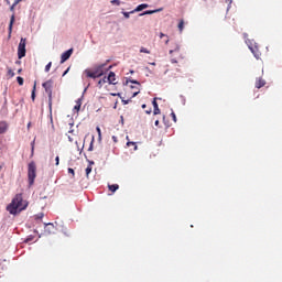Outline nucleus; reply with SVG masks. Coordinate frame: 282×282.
Masks as SVG:
<instances>
[{"label":"nucleus","instance_id":"1","mask_svg":"<svg viewBox=\"0 0 282 282\" xmlns=\"http://www.w3.org/2000/svg\"><path fill=\"white\" fill-rule=\"evenodd\" d=\"M25 208H28V202L23 200V194H17L7 206V210L10 215H19V213H22Z\"/></svg>","mask_w":282,"mask_h":282},{"label":"nucleus","instance_id":"2","mask_svg":"<svg viewBox=\"0 0 282 282\" xmlns=\"http://www.w3.org/2000/svg\"><path fill=\"white\" fill-rule=\"evenodd\" d=\"M28 180L29 186H33L34 181L36 180V163L34 161H31L28 164Z\"/></svg>","mask_w":282,"mask_h":282},{"label":"nucleus","instance_id":"3","mask_svg":"<svg viewBox=\"0 0 282 282\" xmlns=\"http://www.w3.org/2000/svg\"><path fill=\"white\" fill-rule=\"evenodd\" d=\"M42 87L45 89V93L48 96V109L52 111V88L54 87V80L48 79L42 84Z\"/></svg>","mask_w":282,"mask_h":282},{"label":"nucleus","instance_id":"4","mask_svg":"<svg viewBox=\"0 0 282 282\" xmlns=\"http://www.w3.org/2000/svg\"><path fill=\"white\" fill-rule=\"evenodd\" d=\"M28 40L25 37H21L19 46H18V58H25V45Z\"/></svg>","mask_w":282,"mask_h":282},{"label":"nucleus","instance_id":"5","mask_svg":"<svg viewBox=\"0 0 282 282\" xmlns=\"http://www.w3.org/2000/svg\"><path fill=\"white\" fill-rule=\"evenodd\" d=\"M72 54H74V48H69L68 51L64 52L61 56V63H65V61H69Z\"/></svg>","mask_w":282,"mask_h":282},{"label":"nucleus","instance_id":"6","mask_svg":"<svg viewBox=\"0 0 282 282\" xmlns=\"http://www.w3.org/2000/svg\"><path fill=\"white\" fill-rule=\"evenodd\" d=\"M105 67H107V63L95 66L94 70L96 72L97 76L100 77L102 74H105Z\"/></svg>","mask_w":282,"mask_h":282},{"label":"nucleus","instance_id":"7","mask_svg":"<svg viewBox=\"0 0 282 282\" xmlns=\"http://www.w3.org/2000/svg\"><path fill=\"white\" fill-rule=\"evenodd\" d=\"M249 50L252 52L254 58H257L259 61V58H261V51H259V46L253 45V46H249Z\"/></svg>","mask_w":282,"mask_h":282},{"label":"nucleus","instance_id":"8","mask_svg":"<svg viewBox=\"0 0 282 282\" xmlns=\"http://www.w3.org/2000/svg\"><path fill=\"white\" fill-rule=\"evenodd\" d=\"M109 85H118V82H116V73L110 72L108 77H106Z\"/></svg>","mask_w":282,"mask_h":282},{"label":"nucleus","instance_id":"9","mask_svg":"<svg viewBox=\"0 0 282 282\" xmlns=\"http://www.w3.org/2000/svg\"><path fill=\"white\" fill-rule=\"evenodd\" d=\"M149 8V4L142 3L139 4L134 10L131 11V14H134V12H142V10H147Z\"/></svg>","mask_w":282,"mask_h":282},{"label":"nucleus","instance_id":"10","mask_svg":"<svg viewBox=\"0 0 282 282\" xmlns=\"http://www.w3.org/2000/svg\"><path fill=\"white\" fill-rule=\"evenodd\" d=\"M85 74L87 78H100V76L95 70L86 69Z\"/></svg>","mask_w":282,"mask_h":282},{"label":"nucleus","instance_id":"11","mask_svg":"<svg viewBox=\"0 0 282 282\" xmlns=\"http://www.w3.org/2000/svg\"><path fill=\"white\" fill-rule=\"evenodd\" d=\"M261 87H265V79L263 78L256 79V88L261 89Z\"/></svg>","mask_w":282,"mask_h":282},{"label":"nucleus","instance_id":"12","mask_svg":"<svg viewBox=\"0 0 282 282\" xmlns=\"http://www.w3.org/2000/svg\"><path fill=\"white\" fill-rule=\"evenodd\" d=\"M80 107H83V98H78L76 100V105L74 106V110L78 113V111H80Z\"/></svg>","mask_w":282,"mask_h":282},{"label":"nucleus","instance_id":"13","mask_svg":"<svg viewBox=\"0 0 282 282\" xmlns=\"http://www.w3.org/2000/svg\"><path fill=\"white\" fill-rule=\"evenodd\" d=\"M8 131V123L6 121L0 122V134L6 133Z\"/></svg>","mask_w":282,"mask_h":282},{"label":"nucleus","instance_id":"14","mask_svg":"<svg viewBox=\"0 0 282 282\" xmlns=\"http://www.w3.org/2000/svg\"><path fill=\"white\" fill-rule=\"evenodd\" d=\"M155 12H162V9L144 11L143 13H140V17H145V14H155Z\"/></svg>","mask_w":282,"mask_h":282},{"label":"nucleus","instance_id":"15","mask_svg":"<svg viewBox=\"0 0 282 282\" xmlns=\"http://www.w3.org/2000/svg\"><path fill=\"white\" fill-rule=\"evenodd\" d=\"M32 101L36 100V83H34L32 94H31Z\"/></svg>","mask_w":282,"mask_h":282},{"label":"nucleus","instance_id":"16","mask_svg":"<svg viewBox=\"0 0 282 282\" xmlns=\"http://www.w3.org/2000/svg\"><path fill=\"white\" fill-rule=\"evenodd\" d=\"M127 147H133V151H138V145L135 144V142L129 141V137H127Z\"/></svg>","mask_w":282,"mask_h":282},{"label":"nucleus","instance_id":"17","mask_svg":"<svg viewBox=\"0 0 282 282\" xmlns=\"http://www.w3.org/2000/svg\"><path fill=\"white\" fill-rule=\"evenodd\" d=\"M108 188L112 193H116V191H118V188H120V185H118V184L108 185Z\"/></svg>","mask_w":282,"mask_h":282},{"label":"nucleus","instance_id":"18","mask_svg":"<svg viewBox=\"0 0 282 282\" xmlns=\"http://www.w3.org/2000/svg\"><path fill=\"white\" fill-rule=\"evenodd\" d=\"M12 25H14V15L11 17L10 24H9V34H12Z\"/></svg>","mask_w":282,"mask_h":282},{"label":"nucleus","instance_id":"19","mask_svg":"<svg viewBox=\"0 0 282 282\" xmlns=\"http://www.w3.org/2000/svg\"><path fill=\"white\" fill-rule=\"evenodd\" d=\"M106 83H108L107 77H104L102 79H100V80L98 82V87H99V88L102 87V85H105Z\"/></svg>","mask_w":282,"mask_h":282},{"label":"nucleus","instance_id":"20","mask_svg":"<svg viewBox=\"0 0 282 282\" xmlns=\"http://www.w3.org/2000/svg\"><path fill=\"white\" fill-rule=\"evenodd\" d=\"M93 171V167H91V164H89L87 167H86V177H89V174L91 173Z\"/></svg>","mask_w":282,"mask_h":282},{"label":"nucleus","instance_id":"21","mask_svg":"<svg viewBox=\"0 0 282 282\" xmlns=\"http://www.w3.org/2000/svg\"><path fill=\"white\" fill-rule=\"evenodd\" d=\"M178 30L180 32H184V20H181L178 23Z\"/></svg>","mask_w":282,"mask_h":282},{"label":"nucleus","instance_id":"22","mask_svg":"<svg viewBox=\"0 0 282 282\" xmlns=\"http://www.w3.org/2000/svg\"><path fill=\"white\" fill-rule=\"evenodd\" d=\"M140 53L141 54H151V51H149L147 47H141Z\"/></svg>","mask_w":282,"mask_h":282},{"label":"nucleus","instance_id":"23","mask_svg":"<svg viewBox=\"0 0 282 282\" xmlns=\"http://www.w3.org/2000/svg\"><path fill=\"white\" fill-rule=\"evenodd\" d=\"M174 52H180V44H176L173 50H170V54H173Z\"/></svg>","mask_w":282,"mask_h":282},{"label":"nucleus","instance_id":"24","mask_svg":"<svg viewBox=\"0 0 282 282\" xmlns=\"http://www.w3.org/2000/svg\"><path fill=\"white\" fill-rule=\"evenodd\" d=\"M8 76H10V78H14V70H12V68L8 69Z\"/></svg>","mask_w":282,"mask_h":282},{"label":"nucleus","instance_id":"25","mask_svg":"<svg viewBox=\"0 0 282 282\" xmlns=\"http://www.w3.org/2000/svg\"><path fill=\"white\" fill-rule=\"evenodd\" d=\"M17 80H18V85L23 86V83H24L23 77L19 76L17 77Z\"/></svg>","mask_w":282,"mask_h":282},{"label":"nucleus","instance_id":"26","mask_svg":"<svg viewBox=\"0 0 282 282\" xmlns=\"http://www.w3.org/2000/svg\"><path fill=\"white\" fill-rule=\"evenodd\" d=\"M152 105L154 107V109H159L160 107L158 106V98H154L152 101Z\"/></svg>","mask_w":282,"mask_h":282},{"label":"nucleus","instance_id":"27","mask_svg":"<svg viewBox=\"0 0 282 282\" xmlns=\"http://www.w3.org/2000/svg\"><path fill=\"white\" fill-rule=\"evenodd\" d=\"M110 3L112 6H120L121 1L120 0H111Z\"/></svg>","mask_w":282,"mask_h":282},{"label":"nucleus","instance_id":"28","mask_svg":"<svg viewBox=\"0 0 282 282\" xmlns=\"http://www.w3.org/2000/svg\"><path fill=\"white\" fill-rule=\"evenodd\" d=\"M50 69H52V62H50V63L45 66V72H50Z\"/></svg>","mask_w":282,"mask_h":282},{"label":"nucleus","instance_id":"29","mask_svg":"<svg viewBox=\"0 0 282 282\" xmlns=\"http://www.w3.org/2000/svg\"><path fill=\"white\" fill-rule=\"evenodd\" d=\"M127 83H132L133 85H140V82H138L135 79L127 80Z\"/></svg>","mask_w":282,"mask_h":282},{"label":"nucleus","instance_id":"30","mask_svg":"<svg viewBox=\"0 0 282 282\" xmlns=\"http://www.w3.org/2000/svg\"><path fill=\"white\" fill-rule=\"evenodd\" d=\"M96 131H97V133L99 135V140H100V138H102V132L100 131V127H97Z\"/></svg>","mask_w":282,"mask_h":282},{"label":"nucleus","instance_id":"31","mask_svg":"<svg viewBox=\"0 0 282 282\" xmlns=\"http://www.w3.org/2000/svg\"><path fill=\"white\" fill-rule=\"evenodd\" d=\"M68 173H69L73 177L76 176V173L74 172V169H72V167L68 169Z\"/></svg>","mask_w":282,"mask_h":282},{"label":"nucleus","instance_id":"32","mask_svg":"<svg viewBox=\"0 0 282 282\" xmlns=\"http://www.w3.org/2000/svg\"><path fill=\"white\" fill-rule=\"evenodd\" d=\"M122 105H129L131 102V99H121Z\"/></svg>","mask_w":282,"mask_h":282},{"label":"nucleus","instance_id":"33","mask_svg":"<svg viewBox=\"0 0 282 282\" xmlns=\"http://www.w3.org/2000/svg\"><path fill=\"white\" fill-rule=\"evenodd\" d=\"M154 116H160L161 111H160V108H154Z\"/></svg>","mask_w":282,"mask_h":282},{"label":"nucleus","instance_id":"34","mask_svg":"<svg viewBox=\"0 0 282 282\" xmlns=\"http://www.w3.org/2000/svg\"><path fill=\"white\" fill-rule=\"evenodd\" d=\"M171 116H172L173 121L177 122V116H175V112H172Z\"/></svg>","mask_w":282,"mask_h":282},{"label":"nucleus","instance_id":"35","mask_svg":"<svg viewBox=\"0 0 282 282\" xmlns=\"http://www.w3.org/2000/svg\"><path fill=\"white\" fill-rule=\"evenodd\" d=\"M31 155H34V141L31 142Z\"/></svg>","mask_w":282,"mask_h":282},{"label":"nucleus","instance_id":"36","mask_svg":"<svg viewBox=\"0 0 282 282\" xmlns=\"http://www.w3.org/2000/svg\"><path fill=\"white\" fill-rule=\"evenodd\" d=\"M55 164H56V166H58V164H61V158H58V156L55 158Z\"/></svg>","mask_w":282,"mask_h":282},{"label":"nucleus","instance_id":"37","mask_svg":"<svg viewBox=\"0 0 282 282\" xmlns=\"http://www.w3.org/2000/svg\"><path fill=\"white\" fill-rule=\"evenodd\" d=\"M130 14H131V12L130 13L129 12H123L124 19H129Z\"/></svg>","mask_w":282,"mask_h":282},{"label":"nucleus","instance_id":"38","mask_svg":"<svg viewBox=\"0 0 282 282\" xmlns=\"http://www.w3.org/2000/svg\"><path fill=\"white\" fill-rule=\"evenodd\" d=\"M138 94H140V90H137V91L132 93L131 98H135V96H138Z\"/></svg>","mask_w":282,"mask_h":282},{"label":"nucleus","instance_id":"39","mask_svg":"<svg viewBox=\"0 0 282 282\" xmlns=\"http://www.w3.org/2000/svg\"><path fill=\"white\" fill-rule=\"evenodd\" d=\"M110 96H118L119 98H122V96L120 95V93H111Z\"/></svg>","mask_w":282,"mask_h":282},{"label":"nucleus","instance_id":"40","mask_svg":"<svg viewBox=\"0 0 282 282\" xmlns=\"http://www.w3.org/2000/svg\"><path fill=\"white\" fill-rule=\"evenodd\" d=\"M21 1H23V0H14L13 6H19V3H21Z\"/></svg>","mask_w":282,"mask_h":282},{"label":"nucleus","instance_id":"41","mask_svg":"<svg viewBox=\"0 0 282 282\" xmlns=\"http://www.w3.org/2000/svg\"><path fill=\"white\" fill-rule=\"evenodd\" d=\"M112 140H113V142H118V137L112 135Z\"/></svg>","mask_w":282,"mask_h":282},{"label":"nucleus","instance_id":"42","mask_svg":"<svg viewBox=\"0 0 282 282\" xmlns=\"http://www.w3.org/2000/svg\"><path fill=\"white\" fill-rule=\"evenodd\" d=\"M14 8H17V6L12 4L11 8H10L11 12L14 11Z\"/></svg>","mask_w":282,"mask_h":282},{"label":"nucleus","instance_id":"43","mask_svg":"<svg viewBox=\"0 0 282 282\" xmlns=\"http://www.w3.org/2000/svg\"><path fill=\"white\" fill-rule=\"evenodd\" d=\"M154 124H155V127H160V120H156V121L154 122Z\"/></svg>","mask_w":282,"mask_h":282},{"label":"nucleus","instance_id":"44","mask_svg":"<svg viewBox=\"0 0 282 282\" xmlns=\"http://www.w3.org/2000/svg\"><path fill=\"white\" fill-rule=\"evenodd\" d=\"M164 36H166V34L160 33V39H164Z\"/></svg>","mask_w":282,"mask_h":282},{"label":"nucleus","instance_id":"45","mask_svg":"<svg viewBox=\"0 0 282 282\" xmlns=\"http://www.w3.org/2000/svg\"><path fill=\"white\" fill-rule=\"evenodd\" d=\"M171 63L175 64V63H177V59L171 58Z\"/></svg>","mask_w":282,"mask_h":282},{"label":"nucleus","instance_id":"46","mask_svg":"<svg viewBox=\"0 0 282 282\" xmlns=\"http://www.w3.org/2000/svg\"><path fill=\"white\" fill-rule=\"evenodd\" d=\"M37 219H43V214L37 215Z\"/></svg>","mask_w":282,"mask_h":282},{"label":"nucleus","instance_id":"47","mask_svg":"<svg viewBox=\"0 0 282 282\" xmlns=\"http://www.w3.org/2000/svg\"><path fill=\"white\" fill-rule=\"evenodd\" d=\"M46 226H50L51 228H54V224H52V223L46 224Z\"/></svg>","mask_w":282,"mask_h":282},{"label":"nucleus","instance_id":"48","mask_svg":"<svg viewBox=\"0 0 282 282\" xmlns=\"http://www.w3.org/2000/svg\"><path fill=\"white\" fill-rule=\"evenodd\" d=\"M67 72H69V68H67V69L64 72L63 76H65V75L67 74Z\"/></svg>","mask_w":282,"mask_h":282},{"label":"nucleus","instance_id":"49","mask_svg":"<svg viewBox=\"0 0 282 282\" xmlns=\"http://www.w3.org/2000/svg\"><path fill=\"white\" fill-rule=\"evenodd\" d=\"M145 113L150 115L151 113V108L149 110H145Z\"/></svg>","mask_w":282,"mask_h":282},{"label":"nucleus","instance_id":"50","mask_svg":"<svg viewBox=\"0 0 282 282\" xmlns=\"http://www.w3.org/2000/svg\"><path fill=\"white\" fill-rule=\"evenodd\" d=\"M142 109H147V104H143V105H142Z\"/></svg>","mask_w":282,"mask_h":282},{"label":"nucleus","instance_id":"51","mask_svg":"<svg viewBox=\"0 0 282 282\" xmlns=\"http://www.w3.org/2000/svg\"><path fill=\"white\" fill-rule=\"evenodd\" d=\"M165 45H169V39H167V40H165Z\"/></svg>","mask_w":282,"mask_h":282},{"label":"nucleus","instance_id":"52","mask_svg":"<svg viewBox=\"0 0 282 282\" xmlns=\"http://www.w3.org/2000/svg\"><path fill=\"white\" fill-rule=\"evenodd\" d=\"M109 69H111V66H109V67L107 68V72H109Z\"/></svg>","mask_w":282,"mask_h":282},{"label":"nucleus","instance_id":"53","mask_svg":"<svg viewBox=\"0 0 282 282\" xmlns=\"http://www.w3.org/2000/svg\"><path fill=\"white\" fill-rule=\"evenodd\" d=\"M91 149H93V148H91V145H90L89 149H88V151H91Z\"/></svg>","mask_w":282,"mask_h":282},{"label":"nucleus","instance_id":"54","mask_svg":"<svg viewBox=\"0 0 282 282\" xmlns=\"http://www.w3.org/2000/svg\"><path fill=\"white\" fill-rule=\"evenodd\" d=\"M18 74H21V69L18 70Z\"/></svg>","mask_w":282,"mask_h":282},{"label":"nucleus","instance_id":"55","mask_svg":"<svg viewBox=\"0 0 282 282\" xmlns=\"http://www.w3.org/2000/svg\"><path fill=\"white\" fill-rule=\"evenodd\" d=\"M150 65H155V63H150Z\"/></svg>","mask_w":282,"mask_h":282},{"label":"nucleus","instance_id":"56","mask_svg":"<svg viewBox=\"0 0 282 282\" xmlns=\"http://www.w3.org/2000/svg\"><path fill=\"white\" fill-rule=\"evenodd\" d=\"M131 89H135V87L131 86Z\"/></svg>","mask_w":282,"mask_h":282},{"label":"nucleus","instance_id":"57","mask_svg":"<svg viewBox=\"0 0 282 282\" xmlns=\"http://www.w3.org/2000/svg\"><path fill=\"white\" fill-rule=\"evenodd\" d=\"M130 74H133V70H130Z\"/></svg>","mask_w":282,"mask_h":282},{"label":"nucleus","instance_id":"58","mask_svg":"<svg viewBox=\"0 0 282 282\" xmlns=\"http://www.w3.org/2000/svg\"><path fill=\"white\" fill-rule=\"evenodd\" d=\"M1 169H3V166L0 165V171H1Z\"/></svg>","mask_w":282,"mask_h":282}]
</instances>
